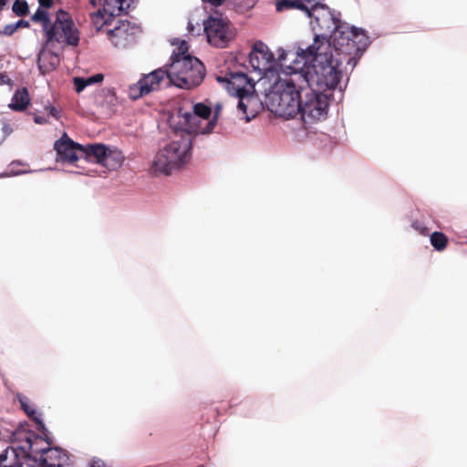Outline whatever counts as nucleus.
<instances>
[{
	"label": "nucleus",
	"mask_w": 467,
	"mask_h": 467,
	"mask_svg": "<svg viewBox=\"0 0 467 467\" xmlns=\"http://www.w3.org/2000/svg\"><path fill=\"white\" fill-rule=\"evenodd\" d=\"M337 47H330L328 39L324 34L317 35L314 37L312 45L308 46V53L317 52L313 71L315 72L317 88L325 93H332V90L339 88L340 82L344 73L347 74L348 67L350 71L361 58L363 53L368 47V42L359 41V46L356 44H341L337 42Z\"/></svg>",
	"instance_id": "obj_1"
},
{
	"label": "nucleus",
	"mask_w": 467,
	"mask_h": 467,
	"mask_svg": "<svg viewBox=\"0 0 467 467\" xmlns=\"http://www.w3.org/2000/svg\"><path fill=\"white\" fill-rule=\"evenodd\" d=\"M307 17L310 18L309 25L314 37L317 35L324 34L328 39L330 47H337V42H340L343 46L345 44L359 46V40L360 42L367 41L368 45L371 44L370 37L365 29L342 22L341 13L331 9L326 4L314 8Z\"/></svg>",
	"instance_id": "obj_2"
},
{
	"label": "nucleus",
	"mask_w": 467,
	"mask_h": 467,
	"mask_svg": "<svg viewBox=\"0 0 467 467\" xmlns=\"http://www.w3.org/2000/svg\"><path fill=\"white\" fill-rule=\"evenodd\" d=\"M247 52L235 48V71L243 73L247 78L259 82V87L268 84L276 77V71L271 63L275 64L274 53L261 40L255 41Z\"/></svg>",
	"instance_id": "obj_3"
},
{
	"label": "nucleus",
	"mask_w": 467,
	"mask_h": 467,
	"mask_svg": "<svg viewBox=\"0 0 467 467\" xmlns=\"http://www.w3.org/2000/svg\"><path fill=\"white\" fill-rule=\"evenodd\" d=\"M302 87L303 84L294 83L292 79L275 77L261 86L260 90L266 109L275 116L289 119L297 117Z\"/></svg>",
	"instance_id": "obj_4"
},
{
	"label": "nucleus",
	"mask_w": 467,
	"mask_h": 467,
	"mask_svg": "<svg viewBox=\"0 0 467 467\" xmlns=\"http://www.w3.org/2000/svg\"><path fill=\"white\" fill-rule=\"evenodd\" d=\"M192 137L189 132L176 135L169 143L159 150L152 161L156 173L170 175L186 165L192 157Z\"/></svg>",
	"instance_id": "obj_5"
},
{
	"label": "nucleus",
	"mask_w": 467,
	"mask_h": 467,
	"mask_svg": "<svg viewBox=\"0 0 467 467\" xmlns=\"http://www.w3.org/2000/svg\"><path fill=\"white\" fill-rule=\"evenodd\" d=\"M235 98L238 99L237 109L243 114L242 119L249 122L265 107L263 91L259 82L247 78L243 73L235 71Z\"/></svg>",
	"instance_id": "obj_6"
},
{
	"label": "nucleus",
	"mask_w": 467,
	"mask_h": 467,
	"mask_svg": "<svg viewBox=\"0 0 467 467\" xmlns=\"http://www.w3.org/2000/svg\"><path fill=\"white\" fill-rule=\"evenodd\" d=\"M167 85L182 89L198 87L205 78L203 64L195 57L174 59L166 70Z\"/></svg>",
	"instance_id": "obj_7"
},
{
	"label": "nucleus",
	"mask_w": 467,
	"mask_h": 467,
	"mask_svg": "<svg viewBox=\"0 0 467 467\" xmlns=\"http://www.w3.org/2000/svg\"><path fill=\"white\" fill-rule=\"evenodd\" d=\"M297 104V117L305 123L311 124L327 119L332 93L314 88L312 83L303 85Z\"/></svg>",
	"instance_id": "obj_8"
},
{
	"label": "nucleus",
	"mask_w": 467,
	"mask_h": 467,
	"mask_svg": "<svg viewBox=\"0 0 467 467\" xmlns=\"http://www.w3.org/2000/svg\"><path fill=\"white\" fill-rule=\"evenodd\" d=\"M308 47L295 52L289 62L282 70V77L285 79H292L294 83L307 85L314 79L312 75L313 64L316 62L317 52L308 53Z\"/></svg>",
	"instance_id": "obj_9"
},
{
	"label": "nucleus",
	"mask_w": 467,
	"mask_h": 467,
	"mask_svg": "<svg viewBox=\"0 0 467 467\" xmlns=\"http://www.w3.org/2000/svg\"><path fill=\"white\" fill-rule=\"evenodd\" d=\"M46 36V45L51 42L66 43L77 46L79 42L78 31L69 17V15L60 9L57 12L54 22L45 25L43 29Z\"/></svg>",
	"instance_id": "obj_10"
},
{
	"label": "nucleus",
	"mask_w": 467,
	"mask_h": 467,
	"mask_svg": "<svg viewBox=\"0 0 467 467\" xmlns=\"http://www.w3.org/2000/svg\"><path fill=\"white\" fill-rule=\"evenodd\" d=\"M111 45L119 49H125L137 41L140 33V26L129 20H118L113 28L106 29Z\"/></svg>",
	"instance_id": "obj_11"
},
{
	"label": "nucleus",
	"mask_w": 467,
	"mask_h": 467,
	"mask_svg": "<svg viewBox=\"0 0 467 467\" xmlns=\"http://www.w3.org/2000/svg\"><path fill=\"white\" fill-rule=\"evenodd\" d=\"M192 109L193 112L180 109L179 118L181 119V129L191 134H204L202 131L203 127H201V122L202 120H207L208 122L211 119L212 105L206 100L194 104Z\"/></svg>",
	"instance_id": "obj_12"
},
{
	"label": "nucleus",
	"mask_w": 467,
	"mask_h": 467,
	"mask_svg": "<svg viewBox=\"0 0 467 467\" xmlns=\"http://www.w3.org/2000/svg\"><path fill=\"white\" fill-rule=\"evenodd\" d=\"M203 31L208 42L216 47H225L228 42L226 25L220 18L209 16L203 21Z\"/></svg>",
	"instance_id": "obj_13"
},
{
	"label": "nucleus",
	"mask_w": 467,
	"mask_h": 467,
	"mask_svg": "<svg viewBox=\"0 0 467 467\" xmlns=\"http://www.w3.org/2000/svg\"><path fill=\"white\" fill-rule=\"evenodd\" d=\"M83 145L73 141L67 133H64L54 144L57 160L62 162L72 163L78 160L77 151L82 152Z\"/></svg>",
	"instance_id": "obj_14"
},
{
	"label": "nucleus",
	"mask_w": 467,
	"mask_h": 467,
	"mask_svg": "<svg viewBox=\"0 0 467 467\" xmlns=\"http://www.w3.org/2000/svg\"><path fill=\"white\" fill-rule=\"evenodd\" d=\"M167 78L166 70L162 68H158L156 70L151 71L148 75L143 76L139 80V95H148L151 91L159 89L161 87V82Z\"/></svg>",
	"instance_id": "obj_15"
},
{
	"label": "nucleus",
	"mask_w": 467,
	"mask_h": 467,
	"mask_svg": "<svg viewBox=\"0 0 467 467\" xmlns=\"http://www.w3.org/2000/svg\"><path fill=\"white\" fill-rule=\"evenodd\" d=\"M59 57L57 53L43 47L37 56V66L42 75L53 71L59 65Z\"/></svg>",
	"instance_id": "obj_16"
},
{
	"label": "nucleus",
	"mask_w": 467,
	"mask_h": 467,
	"mask_svg": "<svg viewBox=\"0 0 467 467\" xmlns=\"http://www.w3.org/2000/svg\"><path fill=\"white\" fill-rule=\"evenodd\" d=\"M66 462L65 454L59 448L43 450L39 467H63Z\"/></svg>",
	"instance_id": "obj_17"
},
{
	"label": "nucleus",
	"mask_w": 467,
	"mask_h": 467,
	"mask_svg": "<svg viewBox=\"0 0 467 467\" xmlns=\"http://www.w3.org/2000/svg\"><path fill=\"white\" fill-rule=\"evenodd\" d=\"M16 398L20 403L21 409L36 423V429L40 431H45L46 427L45 423L41 420V414L36 411L35 405L31 402L30 399L22 393H17Z\"/></svg>",
	"instance_id": "obj_18"
},
{
	"label": "nucleus",
	"mask_w": 467,
	"mask_h": 467,
	"mask_svg": "<svg viewBox=\"0 0 467 467\" xmlns=\"http://www.w3.org/2000/svg\"><path fill=\"white\" fill-rule=\"evenodd\" d=\"M108 148L109 146L103 143L83 145L82 153L85 154L87 159L93 160L97 163L102 164L107 156Z\"/></svg>",
	"instance_id": "obj_19"
},
{
	"label": "nucleus",
	"mask_w": 467,
	"mask_h": 467,
	"mask_svg": "<svg viewBox=\"0 0 467 467\" xmlns=\"http://www.w3.org/2000/svg\"><path fill=\"white\" fill-rule=\"evenodd\" d=\"M30 103V97L26 88H22L16 90L11 102L8 104L9 109L14 111L22 112L28 107Z\"/></svg>",
	"instance_id": "obj_20"
},
{
	"label": "nucleus",
	"mask_w": 467,
	"mask_h": 467,
	"mask_svg": "<svg viewBox=\"0 0 467 467\" xmlns=\"http://www.w3.org/2000/svg\"><path fill=\"white\" fill-rule=\"evenodd\" d=\"M133 2L134 0H104L102 8L104 12L109 14V16L115 17L122 11L129 9Z\"/></svg>",
	"instance_id": "obj_21"
},
{
	"label": "nucleus",
	"mask_w": 467,
	"mask_h": 467,
	"mask_svg": "<svg viewBox=\"0 0 467 467\" xmlns=\"http://www.w3.org/2000/svg\"><path fill=\"white\" fill-rule=\"evenodd\" d=\"M124 161V155L121 150L117 147H109L107 150V156L105 157L101 165L110 169L116 170L119 168Z\"/></svg>",
	"instance_id": "obj_22"
},
{
	"label": "nucleus",
	"mask_w": 467,
	"mask_h": 467,
	"mask_svg": "<svg viewBox=\"0 0 467 467\" xmlns=\"http://www.w3.org/2000/svg\"><path fill=\"white\" fill-rule=\"evenodd\" d=\"M295 57V52L290 50H285L282 47L277 50V57L274 55V63H271L274 69L276 71V78L282 77V70L285 67V65L289 62L290 58Z\"/></svg>",
	"instance_id": "obj_23"
},
{
	"label": "nucleus",
	"mask_w": 467,
	"mask_h": 467,
	"mask_svg": "<svg viewBox=\"0 0 467 467\" xmlns=\"http://www.w3.org/2000/svg\"><path fill=\"white\" fill-rule=\"evenodd\" d=\"M5 464L11 467H23V462L19 457L17 449L7 447L0 453V465Z\"/></svg>",
	"instance_id": "obj_24"
},
{
	"label": "nucleus",
	"mask_w": 467,
	"mask_h": 467,
	"mask_svg": "<svg viewBox=\"0 0 467 467\" xmlns=\"http://www.w3.org/2000/svg\"><path fill=\"white\" fill-rule=\"evenodd\" d=\"M113 20L109 14L104 12V8H99L91 15V24L97 32L100 31L104 26H108Z\"/></svg>",
	"instance_id": "obj_25"
},
{
	"label": "nucleus",
	"mask_w": 467,
	"mask_h": 467,
	"mask_svg": "<svg viewBox=\"0 0 467 467\" xmlns=\"http://www.w3.org/2000/svg\"><path fill=\"white\" fill-rule=\"evenodd\" d=\"M275 8L278 12L291 9L300 10L304 12L306 16L308 12L307 6H306L301 0H277Z\"/></svg>",
	"instance_id": "obj_26"
},
{
	"label": "nucleus",
	"mask_w": 467,
	"mask_h": 467,
	"mask_svg": "<svg viewBox=\"0 0 467 467\" xmlns=\"http://www.w3.org/2000/svg\"><path fill=\"white\" fill-rule=\"evenodd\" d=\"M101 104L108 108L109 112H113L116 110V107L119 104V99L113 88H107L103 90V101Z\"/></svg>",
	"instance_id": "obj_27"
},
{
	"label": "nucleus",
	"mask_w": 467,
	"mask_h": 467,
	"mask_svg": "<svg viewBox=\"0 0 467 467\" xmlns=\"http://www.w3.org/2000/svg\"><path fill=\"white\" fill-rule=\"evenodd\" d=\"M430 242L436 251L441 252L447 247L448 238L442 232L435 231L431 234Z\"/></svg>",
	"instance_id": "obj_28"
},
{
	"label": "nucleus",
	"mask_w": 467,
	"mask_h": 467,
	"mask_svg": "<svg viewBox=\"0 0 467 467\" xmlns=\"http://www.w3.org/2000/svg\"><path fill=\"white\" fill-rule=\"evenodd\" d=\"M221 110H222V104L216 103L214 105V111H213V115L212 119L208 122H206L205 126L203 127V129L202 130L203 133L212 132V130L214 129V127L217 123V119H218Z\"/></svg>",
	"instance_id": "obj_29"
},
{
	"label": "nucleus",
	"mask_w": 467,
	"mask_h": 467,
	"mask_svg": "<svg viewBox=\"0 0 467 467\" xmlns=\"http://www.w3.org/2000/svg\"><path fill=\"white\" fill-rule=\"evenodd\" d=\"M234 72L229 71L224 77L218 76L217 81L224 85L225 89L231 96H234Z\"/></svg>",
	"instance_id": "obj_30"
},
{
	"label": "nucleus",
	"mask_w": 467,
	"mask_h": 467,
	"mask_svg": "<svg viewBox=\"0 0 467 467\" xmlns=\"http://www.w3.org/2000/svg\"><path fill=\"white\" fill-rule=\"evenodd\" d=\"M188 44L185 40H182L177 48V51H174L171 57V61L174 59H182L183 57H192L188 52Z\"/></svg>",
	"instance_id": "obj_31"
},
{
	"label": "nucleus",
	"mask_w": 467,
	"mask_h": 467,
	"mask_svg": "<svg viewBox=\"0 0 467 467\" xmlns=\"http://www.w3.org/2000/svg\"><path fill=\"white\" fill-rule=\"evenodd\" d=\"M31 20L34 22H41L43 29L45 28V25H48L50 22V18L48 16V14L46 10L42 9L41 7H38L35 14L31 16Z\"/></svg>",
	"instance_id": "obj_32"
},
{
	"label": "nucleus",
	"mask_w": 467,
	"mask_h": 467,
	"mask_svg": "<svg viewBox=\"0 0 467 467\" xmlns=\"http://www.w3.org/2000/svg\"><path fill=\"white\" fill-rule=\"evenodd\" d=\"M13 12L19 16H24L28 12V5L26 0H16L13 4Z\"/></svg>",
	"instance_id": "obj_33"
},
{
	"label": "nucleus",
	"mask_w": 467,
	"mask_h": 467,
	"mask_svg": "<svg viewBox=\"0 0 467 467\" xmlns=\"http://www.w3.org/2000/svg\"><path fill=\"white\" fill-rule=\"evenodd\" d=\"M256 0H235V13H242L254 7Z\"/></svg>",
	"instance_id": "obj_34"
},
{
	"label": "nucleus",
	"mask_w": 467,
	"mask_h": 467,
	"mask_svg": "<svg viewBox=\"0 0 467 467\" xmlns=\"http://www.w3.org/2000/svg\"><path fill=\"white\" fill-rule=\"evenodd\" d=\"M73 82L78 93L82 92L88 86V82L86 78L76 77L73 78Z\"/></svg>",
	"instance_id": "obj_35"
},
{
	"label": "nucleus",
	"mask_w": 467,
	"mask_h": 467,
	"mask_svg": "<svg viewBox=\"0 0 467 467\" xmlns=\"http://www.w3.org/2000/svg\"><path fill=\"white\" fill-rule=\"evenodd\" d=\"M43 110L47 111L48 115L55 118L56 119H59V111L50 104L49 100L42 103Z\"/></svg>",
	"instance_id": "obj_36"
},
{
	"label": "nucleus",
	"mask_w": 467,
	"mask_h": 467,
	"mask_svg": "<svg viewBox=\"0 0 467 467\" xmlns=\"http://www.w3.org/2000/svg\"><path fill=\"white\" fill-rule=\"evenodd\" d=\"M303 4L307 6L308 12L307 16L314 10V8H317L320 5H325L323 2L325 0H301Z\"/></svg>",
	"instance_id": "obj_37"
},
{
	"label": "nucleus",
	"mask_w": 467,
	"mask_h": 467,
	"mask_svg": "<svg viewBox=\"0 0 467 467\" xmlns=\"http://www.w3.org/2000/svg\"><path fill=\"white\" fill-rule=\"evenodd\" d=\"M411 227L422 235H426L429 233L428 227L422 222L418 220L411 223Z\"/></svg>",
	"instance_id": "obj_38"
},
{
	"label": "nucleus",
	"mask_w": 467,
	"mask_h": 467,
	"mask_svg": "<svg viewBox=\"0 0 467 467\" xmlns=\"http://www.w3.org/2000/svg\"><path fill=\"white\" fill-rule=\"evenodd\" d=\"M139 81L133 85H131L129 88V96L131 99H137L139 98H141L143 97L144 95H139V92L140 90H139Z\"/></svg>",
	"instance_id": "obj_39"
},
{
	"label": "nucleus",
	"mask_w": 467,
	"mask_h": 467,
	"mask_svg": "<svg viewBox=\"0 0 467 467\" xmlns=\"http://www.w3.org/2000/svg\"><path fill=\"white\" fill-rule=\"evenodd\" d=\"M16 30L17 28L16 26V24L12 23L6 25L1 33L5 36H12Z\"/></svg>",
	"instance_id": "obj_40"
},
{
	"label": "nucleus",
	"mask_w": 467,
	"mask_h": 467,
	"mask_svg": "<svg viewBox=\"0 0 467 467\" xmlns=\"http://www.w3.org/2000/svg\"><path fill=\"white\" fill-rule=\"evenodd\" d=\"M103 75L102 74H95L90 77L86 78L87 81L88 82V86L96 83H99L103 80Z\"/></svg>",
	"instance_id": "obj_41"
},
{
	"label": "nucleus",
	"mask_w": 467,
	"mask_h": 467,
	"mask_svg": "<svg viewBox=\"0 0 467 467\" xmlns=\"http://www.w3.org/2000/svg\"><path fill=\"white\" fill-rule=\"evenodd\" d=\"M13 81L6 73H0V86H12Z\"/></svg>",
	"instance_id": "obj_42"
},
{
	"label": "nucleus",
	"mask_w": 467,
	"mask_h": 467,
	"mask_svg": "<svg viewBox=\"0 0 467 467\" xmlns=\"http://www.w3.org/2000/svg\"><path fill=\"white\" fill-rule=\"evenodd\" d=\"M34 121L36 123V124H46L47 123V119L44 116H40V115H35L34 117Z\"/></svg>",
	"instance_id": "obj_43"
},
{
	"label": "nucleus",
	"mask_w": 467,
	"mask_h": 467,
	"mask_svg": "<svg viewBox=\"0 0 467 467\" xmlns=\"http://www.w3.org/2000/svg\"><path fill=\"white\" fill-rule=\"evenodd\" d=\"M2 130L5 134V137H7L12 133L13 129L11 128V126L9 124L4 123L3 127H2Z\"/></svg>",
	"instance_id": "obj_44"
},
{
	"label": "nucleus",
	"mask_w": 467,
	"mask_h": 467,
	"mask_svg": "<svg viewBox=\"0 0 467 467\" xmlns=\"http://www.w3.org/2000/svg\"><path fill=\"white\" fill-rule=\"evenodd\" d=\"M40 7L48 8L53 5V0H37Z\"/></svg>",
	"instance_id": "obj_45"
},
{
	"label": "nucleus",
	"mask_w": 467,
	"mask_h": 467,
	"mask_svg": "<svg viewBox=\"0 0 467 467\" xmlns=\"http://www.w3.org/2000/svg\"><path fill=\"white\" fill-rule=\"evenodd\" d=\"M15 24H16V26L17 29L20 27H28L29 26V22L26 20H23V19L16 21Z\"/></svg>",
	"instance_id": "obj_46"
},
{
	"label": "nucleus",
	"mask_w": 467,
	"mask_h": 467,
	"mask_svg": "<svg viewBox=\"0 0 467 467\" xmlns=\"http://www.w3.org/2000/svg\"><path fill=\"white\" fill-rule=\"evenodd\" d=\"M202 1L205 3H209L213 6H220L224 2V0H202Z\"/></svg>",
	"instance_id": "obj_47"
},
{
	"label": "nucleus",
	"mask_w": 467,
	"mask_h": 467,
	"mask_svg": "<svg viewBox=\"0 0 467 467\" xmlns=\"http://www.w3.org/2000/svg\"><path fill=\"white\" fill-rule=\"evenodd\" d=\"M27 171H11L10 173H0V178L7 177L10 175L16 176L23 173H26Z\"/></svg>",
	"instance_id": "obj_48"
},
{
	"label": "nucleus",
	"mask_w": 467,
	"mask_h": 467,
	"mask_svg": "<svg viewBox=\"0 0 467 467\" xmlns=\"http://www.w3.org/2000/svg\"><path fill=\"white\" fill-rule=\"evenodd\" d=\"M187 29H188L189 33H191L192 35H195V33H194V26L192 23L188 24Z\"/></svg>",
	"instance_id": "obj_49"
},
{
	"label": "nucleus",
	"mask_w": 467,
	"mask_h": 467,
	"mask_svg": "<svg viewBox=\"0 0 467 467\" xmlns=\"http://www.w3.org/2000/svg\"><path fill=\"white\" fill-rule=\"evenodd\" d=\"M10 0H0V8L5 6Z\"/></svg>",
	"instance_id": "obj_50"
},
{
	"label": "nucleus",
	"mask_w": 467,
	"mask_h": 467,
	"mask_svg": "<svg viewBox=\"0 0 467 467\" xmlns=\"http://www.w3.org/2000/svg\"><path fill=\"white\" fill-rule=\"evenodd\" d=\"M197 467H204L203 465H198Z\"/></svg>",
	"instance_id": "obj_51"
}]
</instances>
